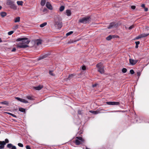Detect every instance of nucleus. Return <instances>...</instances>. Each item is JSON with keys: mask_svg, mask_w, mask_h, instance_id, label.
Instances as JSON below:
<instances>
[{"mask_svg": "<svg viewBox=\"0 0 149 149\" xmlns=\"http://www.w3.org/2000/svg\"><path fill=\"white\" fill-rule=\"evenodd\" d=\"M50 54L49 53H47L44 54L40 56V57L38 58V60H40L44 58H45L49 56Z\"/></svg>", "mask_w": 149, "mask_h": 149, "instance_id": "7", "label": "nucleus"}, {"mask_svg": "<svg viewBox=\"0 0 149 149\" xmlns=\"http://www.w3.org/2000/svg\"><path fill=\"white\" fill-rule=\"evenodd\" d=\"M1 107L0 106V108H1Z\"/></svg>", "mask_w": 149, "mask_h": 149, "instance_id": "57", "label": "nucleus"}, {"mask_svg": "<svg viewBox=\"0 0 149 149\" xmlns=\"http://www.w3.org/2000/svg\"><path fill=\"white\" fill-rule=\"evenodd\" d=\"M46 7L50 10H52V8L51 4L49 2H47L46 3Z\"/></svg>", "mask_w": 149, "mask_h": 149, "instance_id": "13", "label": "nucleus"}, {"mask_svg": "<svg viewBox=\"0 0 149 149\" xmlns=\"http://www.w3.org/2000/svg\"><path fill=\"white\" fill-rule=\"evenodd\" d=\"M45 3H46V0H41V2L40 3L41 5L42 6H43L45 5Z\"/></svg>", "mask_w": 149, "mask_h": 149, "instance_id": "20", "label": "nucleus"}, {"mask_svg": "<svg viewBox=\"0 0 149 149\" xmlns=\"http://www.w3.org/2000/svg\"><path fill=\"white\" fill-rule=\"evenodd\" d=\"M112 38V35H109L106 38V39L108 40H109Z\"/></svg>", "mask_w": 149, "mask_h": 149, "instance_id": "26", "label": "nucleus"}, {"mask_svg": "<svg viewBox=\"0 0 149 149\" xmlns=\"http://www.w3.org/2000/svg\"><path fill=\"white\" fill-rule=\"evenodd\" d=\"M97 84H95L92 85V87H96L97 85Z\"/></svg>", "mask_w": 149, "mask_h": 149, "instance_id": "41", "label": "nucleus"}, {"mask_svg": "<svg viewBox=\"0 0 149 149\" xmlns=\"http://www.w3.org/2000/svg\"><path fill=\"white\" fill-rule=\"evenodd\" d=\"M47 24V23L46 22H44L42 24H41L40 26V27L42 28L44 27V26H46Z\"/></svg>", "mask_w": 149, "mask_h": 149, "instance_id": "25", "label": "nucleus"}, {"mask_svg": "<svg viewBox=\"0 0 149 149\" xmlns=\"http://www.w3.org/2000/svg\"><path fill=\"white\" fill-rule=\"evenodd\" d=\"M90 112L95 114H96L99 113V111H90Z\"/></svg>", "mask_w": 149, "mask_h": 149, "instance_id": "21", "label": "nucleus"}, {"mask_svg": "<svg viewBox=\"0 0 149 149\" xmlns=\"http://www.w3.org/2000/svg\"><path fill=\"white\" fill-rule=\"evenodd\" d=\"M6 113L8 114L9 115H11L12 116H13L14 117H15V118L16 117V116L15 115L12 113H8V112H6Z\"/></svg>", "mask_w": 149, "mask_h": 149, "instance_id": "28", "label": "nucleus"}, {"mask_svg": "<svg viewBox=\"0 0 149 149\" xmlns=\"http://www.w3.org/2000/svg\"><path fill=\"white\" fill-rule=\"evenodd\" d=\"M112 38H114L115 37V36L114 35H112Z\"/></svg>", "mask_w": 149, "mask_h": 149, "instance_id": "54", "label": "nucleus"}, {"mask_svg": "<svg viewBox=\"0 0 149 149\" xmlns=\"http://www.w3.org/2000/svg\"><path fill=\"white\" fill-rule=\"evenodd\" d=\"M130 72L131 74H133L134 73V70L132 69L130 70Z\"/></svg>", "mask_w": 149, "mask_h": 149, "instance_id": "34", "label": "nucleus"}, {"mask_svg": "<svg viewBox=\"0 0 149 149\" xmlns=\"http://www.w3.org/2000/svg\"><path fill=\"white\" fill-rule=\"evenodd\" d=\"M106 103L109 105H118L119 104L118 102H107Z\"/></svg>", "mask_w": 149, "mask_h": 149, "instance_id": "9", "label": "nucleus"}, {"mask_svg": "<svg viewBox=\"0 0 149 149\" xmlns=\"http://www.w3.org/2000/svg\"><path fill=\"white\" fill-rule=\"evenodd\" d=\"M134 27V26L133 25H132L130 26L129 27L128 29L129 30H131L132 29H133Z\"/></svg>", "mask_w": 149, "mask_h": 149, "instance_id": "37", "label": "nucleus"}, {"mask_svg": "<svg viewBox=\"0 0 149 149\" xmlns=\"http://www.w3.org/2000/svg\"><path fill=\"white\" fill-rule=\"evenodd\" d=\"M17 42L21 41L19 45H18L17 47L19 48H25L29 47L27 45L29 43L30 41L26 37L18 38L16 40Z\"/></svg>", "mask_w": 149, "mask_h": 149, "instance_id": "1", "label": "nucleus"}, {"mask_svg": "<svg viewBox=\"0 0 149 149\" xmlns=\"http://www.w3.org/2000/svg\"><path fill=\"white\" fill-rule=\"evenodd\" d=\"M141 6L143 8H145V5L144 4H143L141 5Z\"/></svg>", "mask_w": 149, "mask_h": 149, "instance_id": "47", "label": "nucleus"}, {"mask_svg": "<svg viewBox=\"0 0 149 149\" xmlns=\"http://www.w3.org/2000/svg\"><path fill=\"white\" fill-rule=\"evenodd\" d=\"M81 69L83 70H85L86 69V66L85 65H83L81 67Z\"/></svg>", "mask_w": 149, "mask_h": 149, "instance_id": "35", "label": "nucleus"}, {"mask_svg": "<svg viewBox=\"0 0 149 149\" xmlns=\"http://www.w3.org/2000/svg\"><path fill=\"white\" fill-rule=\"evenodd\" d=\"M139 47L138 45H136L135 48H137Z\"/></svg>", "mask_w": 149, "mask_h": 149, "instance_id": "53", "label": "nucleus"}, {"mask_svg": "<svg viewBox=\"0 0 149 149\" xmlns=\"http://www.w3.org/2000/svg\"><path fill=\"white\" fill-rule=\"evenodd\" d=\"M127 71V70L125 68H123L122 69V72L123 73H125Z\"/></svg>", "mask_w": 149, "mask_h": 149, "instance_id": "30", "label": "nucleus"}, {"mask_svg": "<svg viewBox=\"0 0 149 149\" xmlns=\"http://www.w3.org/2000/svg\"><path fill=\"white\" fill-rule=\"evenodd\" d=\"M26 97L29 100H33L32 97L30 96H27Z\"/></svg>", "mask_w": 149, "mask_h": 149, "instance_id": "27", "label": "nucleus"}, {"mask_svg": "<svg viewBox=\"0 0 149 149\" xmlns=\"http://www.w3.org/2000/svg\"><path fill=\"white\" fill-rule=\"evenodd\" d=\"M144 8V10L145 11H147L148 10V8Z\"/></svg>", "mask_w": 149, "mask_h": 149, "instance_id": "51", "label": "nucleus"}, {"mask_svg": "<svg viewBox=\"0 0 149 149\" xmlns=\"http://www.w3.org/2000/svg\"><path fill=\"white\" fill-rule=\"evenodd\" d=\"M2 17H4L6 15V12H1L0 13Z\"/></svg>", "mask_w": 149, "mask_h": 149, "instance_id": "19", "label": "nucleus"}, {"mask_svg": "<svg viewBox=\"0 0 149 149\" xmlns=\"http://www.w3.org/2000/svg\"><path fill=\"white\" fill-rule=\"evenodd\" d=\"M54 25L56 27L58 28H61L62 26V23L59 19L58 21H55Z\"/></svg>", "mask_w": 149, "mask_h": 149, "instance_id": "6", "label": "nucleus"}, {"mask_svg": "<svg viewBox=\"0 0 149 149\" xmlns=\"http://www.w3.org/2000/svg\"><path fill=\"white\" fill-rule=\"evenodd\" d=\"M42 43V40L40 39H37L36 42V44L37 45H39L41 44Z\"/></svg>", "mask_w": 149, "mask_h": 149, "instance_id": "15", "label": "nucleus"}, {"mask_svg": "<svg viewBox=\"0 0 149 149\" xmlns=\"http://www.w3.org/2000/svg\"><path fill=\"white\" fill-rule=\"evenodd\" d=\"M72 75H69L68 76V78L70 79V78H71L72 77H73Z\"/></svg>", "mask_w": 149, "mask_h": 149, "instance_id": "49", "label": "nucleus"}, {"mask_svg": "<svg viewBox=\"0 0 149 149\" xmlns=\"http://www.w3.org/2000/svg\"><path fill=\"white\" fill-rule=\"evenodd\" d=\"M141 35H139L138 36L136 37V39H139V38H141Z\"/></svg>", "mask_w": 149, "mask_h": 149, "instance_id": "39", "label": "nucleus"}, {"mask_svg": "<svg viewBox=\"0 0 149 149\" xmlns=\"http://www.w3.org/2000/svg\"><path fill=\"white\" fill-rule=\"evenodd\" d=\"M16 49L15 48H13V49H12V50H11V51L12 52H15L16 51Z\"/></svg>", "mask_w": 149, "mask_h": 149, "instance_id": "43", "label": "nucleus"}, {"mask_svg": "<svg viewBox=\"0 0 149 149\" xmlns=\"http://www.w3.org/2000/svg\"><path fill=\"white\" fill-rule=\"evenodd\" d=\"M18 25H17L15 26V28L16 29H17L18 28Z\"/></svg>", "mask_w": 149, "mask_h": 149, "instance_id": "52", "label": "nucleus"}, {"mask_svg": "<svg viewBox=\"0 0 149 149\" xmlns=\"http://www.w3.org/2000/svg\"><path fill=\"white\" fill-rule=\"evenodd\" d=\"M5 142V143H8L9 142V141L8 140V139H5V141H4Z\"/></svg>", "mask_w": 149, "mask_h": 149, "instance_id": "42", "label": "nucleus"}, {"mask_svg": "<svg viewBox=\"0 0 149 149\" xmlns=\"http://www.w3.org/2000/svg\"><path fill=\"white\" fill-rule=\"evenodd\" d=\"M130 63L132 65H135L138 62V60H134L132 59H130Z\"/></svg>", "mask_w": 149, "mask_h": 149, "instance_id": "10", "label": "nucleus"}, {"mask_svg": "<svg viewBox=\"0 0 149 149\" xmlns=\"http://www.w3.org/2000/svg\"><path fill=\"white\" fill-rule=\"evenodd\" d=\"M1 103L3 104H6L7 105H8L9 104V103L7 101H4L2 102Z\"/></svg>", "mask_w": 149, "mask_h": 149, "instance_id": "31", "label": "nucleus"}, {"mask_svg": "<svg viewBox=\"0 0 149 149\" xmlns=\"http://www.w3.org/2000/svg\"><path fill=\"white\" fill-rule=\"evenodd\" d=\"M23 2L22 1H17V3L18 5L22 6L23 5Z\"/></svg>", "mask_w": 149, "mask_h": 149, "instance_id": "23", "label": "nucleus"}, {"mask_svg": "<svg viewBox=\"0 0 149 149\" xmlns=\"http://www.w3.org/2000/svg\"><path fill=\"white\" fill-rule=\"evenodd\" d=\"M6 143L4 141H0V149H3L4 148Z\"/></svg>", "mask_w": 149, "mask_h": 149, "instance_id": "12", "label": "nucleus"}, {"mask_svg": "<svg viewBox=\"0 0 149 149\" xmlns=\"http://www.w3.org/2000/svg\"><path fill=\"white\" fill-rule=\"evenodd\" d=\"M141 71L139 70L137 72V74H141Z\"/></svg>", "mask_w": 149, "mask_h": 149, "instance_id": "40", "label": "nucleus"}, {"mask_svg": "<svg viewBox=\"0 0 149 149\" xmlns=\"http://www.w3.org/2000/svg\"><path fill=\"white\" fill-rule=\"evenodd\" d=\"M149 35V33H143L140 35L141 38H144L147 36Z\"/></svg>", "mask_w": 149, "mask_h": 149, "instance_id": "17", "label": "nucleus"}, {"mask_svg": "<svg viewBox=\"0 0 149 149\" xmlns=\"http://www.w3.org/2000/svg\"><path fill=\"white\" fill-rule=\"evenodd\" d=\"M19 111L21 112H25L26 109H25L22 108H19Z\"/></svg>", "mask_w": 149, "mask_h": 149, "instance_id": "22", "label": "nucleus"}, {"mask_svg": "<svg viewBox=\"0 0 149 149\" xmlns=\"http://www.w3.org/2000/svg\"><path fill=\"white\" fill-rule=\"evenodd\" d=\"M115 25V23H111L109 25V26L108 27V29H111L113 27V26Z\"/></svg>", "mask_w": 149, "mask_h": 149, "instance_id": "16", "label": "nucleus"}, {"mask_svg": "<svg viewBox=\"0 0 149 149\" xmlns=\"http://www.w3.org/2000/svg\"><path fill=\"white\" fill-rule=\"evenodd\" d=\"M76 138L77 139L75 140V143L77 145H79L83 143L84 141V140L81 137H76Z\"/></svg>", "mask_w": 149, "mask_h": 149, "instance_id": "5", "label": "nucleus"}, {"mask_svg": "<svg viewBox=\"0 0 149 149\" xmlns=\"http://www.w3.org/2000/svg\"><path fill=\"white\" fill-rule=\"evenodd\" d=\"M98 71L101 74L104 73V70L103 64L101 63H100L97 65Z\"/></svg>", "mask_w": 149, "mask_h": 149, "instance_id": "3", "label": "nucleus"}, {"mask_svg": "<svg viewBox=\"0 0 149 149\" xmlns=\"http://www.w3.org/2000/svg\"><path fill=\"white\" fill-rule=\"evenodd\" d=\"M2 8V7L0 6V10H1Z\"/></svg>", "mask_w": 149, "mask_h": 149, "instance_id": "55", "label": "nucleus"}, {"mask_svg": "<svg viewBox=\"0 0 149 149\" xmlns=\"http://www.w3.org/2000/svg\"><path fill=\"white\" fill-rule=\"evenodd\" d=\"M6 4L7 5L10 6L12 8L15 10L17 8L16 6L14 4V2L11 0H7Z\"/></svg>", "mask_w": 149, "mask_h": 149, "instance_id": "4", "label": "nucleus"}, {"mask_svg": "<svg viewBox=\"0 0 149 149\" xmlns=\"http://www.w3.org/2000/svg\"><path fill=\"white\" fill-rule=\"evenodd\" d=\"M65 14L68 16H70L71 15V11L70 10L68 9L66 10Z\"/></svg>", "mask_w": 149, "mask_h": 149, "instance_id": "14", "label": "nucleus"}, {"mask_svg": "<svg viewBox=\"0 0 149 149\" xmlns=\"http://www.w3.org/2000/svg\"><path fill=\"white\" fill-rule=\"evenodd\" d=\"M11 149H16V147L15 146H13L11 148Z\"/></svg>", "mask_w": 149, "mask_h": 149, "instance_id": "48", "label": "nucleus"}, {"mask_svg": "<svg viewBox=\"0 0 149 149\" xmlns=\"http://www.w3.org/2000/svg\"><path fill=\"white\" fill-rule=\"evenodd\" d=\"M26 149H31L30 147L29 146H26Z\"/></svg>", "mask_w": 149, "mask_h": 149, "instance_id": "45", "label": "nucleus"}, {"mask_svg": "<svg viewBox=\"0 0 149 149\" xmlns=\"http://www.w3.org/2000/svg\"><path fill=\"white\" fill-rule=\"evenodd\" d=\"M2 42V40L0 38V42Z\"/></svg>", "mask_w": 149, "mask_h": 149, "instance_id": "56", "label": "nucleus"}, {"mask_svg": "<svg viewBox=\"0 0 149 149\" xmlns=\"http://www.w3.org/2000/svg\"><path fill=\"white\" fill-rule=\"evenodd\" d=\"M91 19L90 17L88 16L79 19V21L80 23L86 24L89 23Z\"/></svg>", "mask_w": 149, "mask_h": 149, "instance_id": "2", "label": "nucleus"}, {"mask_svg": "<svg viewBox=\"0 0 149 149\" xmlns=\"http://www.w3.org/2000/svg\"><path fill=\"white\" fill-rule=\"evenodd\" d=\"M145 28L147 30H149V27L148 26H146L145 27Z\"/></svg>", "mask_w": 149, "mask_h": 149, "instance_id": "50", "label": "nucleus"}, {"mask_svg": "<svg viewBox=\"0 0 149 149\" xmlns=\"http://www.w3.org/2000/svg\"><path fill=\"white\" fill-rule=\"evenodd\" d=\"M73 33V31H70V32L67 33L66 34V36H69L70 35H71V34H72Z\"/></svg>", "mask_w": 149, "mask_h": 149, "instance_id": "29", "label": "nucleus"}, {"mask_svg": "<svg viewBox=\"0 0 149 149\" xmlns=\"http://www.w3.org/2000/svg\"><path fill=\"white\" fill-rule=\"evenodd\" d=\"M140 43L139 41H136L135 42L136 45H139Z\"/></svg>", "mask_w": 149, "mask_h": 149, "instance_id": "46", "label": "nucleus"}, {"mask_svg": "<svg viewBox=\"0 0 149 149\" xmlns=\"http://www.w3.org/2000/svg\"><path fill=\"white\" fill-rule=\"evenodd\" d=\"M52 72H53L52 70H49V74H53Z\"/></svg>", "mask_w": 149, "mask_h": 149, "instance_id": "44", "label": "nucleus"}, {"mask_svg": "<svg viewBox=\"0 0 149 149\" xmlns=\"http://www.w3.org/2000/svg\"><path fill=\"white\" fill-rule=\"evenodd\" d=\"M131 8L132 9L134 10L136 8V6H131Z\"/></svg>", "mask_w": 149, "mask_h": 149, "instance_id": "38", "label": "nucleus"}, {"mask_svg": "<svg viewBox=\"0 0 149 149\" xmlns=\"http://www.w3.org/2000/svg\"><path fill=\"white\" fill-rule=\"evenodd\" d=\"M65 9V6H61L59 8V10L60 11H63Z\"/></svg>", "mask_w": 149, "mask_h": 149, "instance_id": "24", "label": "nucleus"}, {"mask_svg": "<svg viewBox=\"0 0 149 149\" xmlns=\"http://www.w3.org/2000/svg\"><path fill=\"white\" fill-rule=\"evenodd\" d=\"M12 146L13 145L10 143L8 144L7 145L8 147L9 148H11Z\"/></svg>", "mask_w": 149, "mask_h": 149, "instance_id": "33", "label": "nucleus"}, {"mask_svg": "<svg viewBox=\"0 0 149 149\" xmlns=\"http://www.w3.org/2000/svg\"><path fill=\"white\" fill-rule=\"evenodd\" d=\"M14 33V31H10L9 32H8V34L9 35H12L13 33Z\"/></svg>", "mask_w": 149, "mask_h": 149, "instance_id": "32", "label": "nucleus"}, {"mask_svg": "<svg viewBox=\"0 0 149 149\" xmlns=\"http://www.w3.org/2000/svg\"><path fill=\"white\" fill-rule=\"evenodd\" d=\"M15 99H17V100L24 103H27L29 102L27 100L24 99L20 98V97H15Z\"/></svg>", "mask_w": 149, "mask_h": 149, "instance_id": "8", "label": "nucleus"}, {"mask_svg": "<svg viewBox=\"0 0 149 149\" xmlns=\"http://www.w3.org/2000/svg\"><path fill=\"white\" fill-rule=\"evenodd\" d=\"M18 145L20 147H22L23 146V145L22 143H18Z\"/></svg>", "mask_w": 149, "mask_h": 149, "instance_id": "36", "label": "nucleus"}, {"mask_svg": "<svg viewBox=\"0 0 149 149\" xmlns=\"http://www.w3.org/2000/svg\"><path fill=\"white\" fill-rule=\"evenodd\" d=\"M43 88V86L40 85L37 86H34L33 87V88L36 90H39Z\"/></svg>", "mask_w": 149, "mask_h": 149, "instance_id": "11", "label": "nucleus"}, {"mask_svg": "<svg viewBox=\"0 0 149 149\" xmlns=\"http://www.w3.org/2000/svg\"><path fill=\"white\" fill-rule=\"evenodd\" d=\"M20 21V17H17L15 18L14 19V22L15 23H16L17 22H19Z\"/></svg>", "mask_w": 149, "mask_h": 149, "instance_id": "18", "label": "nucleus"}]
</instances>
